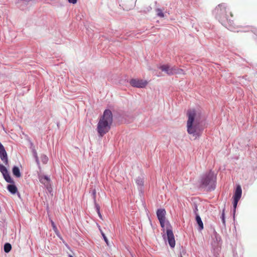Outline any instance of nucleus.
<instances>
[{
  "label": "nucleus",
  "mask_w": 257,
  "mask_h": 257,
  "mask_svg": "<svg viewBox=\"0 0 257 257\" xmlns=\"http://www.w3.org/2000/svg\"><path fill=\"white\" fill-rule=\"evenodd\" d=\"M157 15L158 17L160 18H164V14L163 11L160 9H157L156 10Z\"/></svg>",
  "instance_id": "dca6fc26"
},
{
  "label": "nucleus",
  "mask_w": 257,
  "mask_h": 257,
  "mask_svg": "<svg viewBox=\"0 0 257 257\" xmlns=\"http://www.w3.org/2000/svg\"><path fill=\"white\" fill-rule=\"evenodd\" d=\"M69 257H73V256L72 255H70H70H69Z\"/></svg>",
  "instance_id": "7c9ffc66"
},
{
  "label": "nucleus",
  "mask_w": 257,
  "mask_h": 257,
  "mask_svg": "<svg viewBox=\"0 0 257 257\" xmlns=\"http://www.w3.org/2000/svg\"><path fill=\"white\" fill-rule=\"evenodd\" d=\"M12 249V245L9 243H6L4 245V250L8 253Z\"/></svg>",
  "instance_id": "2eb2a0df"
},
{
  "label": "nucleus",
  "mask_w": 257,
  "mask_h": 257,
  "mask_svg": "<svg viewBox=\"0 0 257 257\" xmlns=\"http://www.w3.org/2000/svg\"><path fill=\"white\" fill-rule=\"evenodd\" d=\"M51 224H52V225L53 226V229L55 230H56L57 229V227H56V225H55L54 222L52 220H51Z\"/></svg>",
  "instance_id": "4be33fe9"
},
{
  "label": "nucleus",
  "mask_w": 257,
  "mask_h": 257,
  "mask_svg": "<svg viewBox=\"0 0 257 257\" xmlns=\"http://www.w3.org/2000/svg\"><path fill=\"white\" fill-rule=\"evenodd\" d=\"M3 176L5 179V180L10 183H14V180L11 178L10 175H9L8 172L6 174H3Z\"/></svg>",
  "instance_id": "4468645a"
},
{
  "label": "nucleus",
  "mask_w": 257,
  "mask_h": 257,
  "mask_svg": "<svg viewBox=\"0 0 257 257\" xmlns=\"http://www.w3.org/2000/svg\"><path fill=\"white\" fill-rule=\"evenodd\" d=\"M242 194V190L241 187L239 185H238L236 187V190L235 191L234 194L233 195V199H236L239 200L241 198Z\"/></svg>",
  "instance_id": "9d476101"
},
{
  "label": "nucleus",
  "mask_w": 257,
  "mask_h": 257,
  "mask_svg": "<svg viewBox=\"0 0 257 257\" xmlns=\"http://www.w3.org/2000/svg\"><path fill=\"white\" fill-rule=\"evenodd\" d=\"M196 220L197 224H198L199 229L200 230H202L203 229V223L201 220L200 217L198 214H197L196 216Z\"/></svg>",
  "instance_id": "ddd939ff"
},
{
  "label": "nucleus",
  "mask_w": 257,
  "mask_h": 257,
  "mask_svg": "<svg viewBox=\"0 0 257 257\" xmlns=\"http://www.w3.org/2000/svg\"><path fill=\"white\" fill-rule=\"evenodd\" d=\"M0 171L3 174H6L8 172L7 168L2 164H0Z\"/></svg>",
  "instance_id": "f3484780"
},
{
  "label": "nucleus",
  "mask_w": 257,
  "mask_h": 257,
  "mask_svg": "<svg viewBox=\"0 0 257 257\" xmlns=\"http://www.w3.org/2000/svg\"><path fill=\"white\" fill-rule=\"evenodd\" d=\"M36 162H37V164L38 165H39V160H38V158L37 156H36Z\"/></svg>",
  "instance_id": "a878e982"
},
{
  "label": "nucleus",
  "mask_w": 257,
  "mask_h": 257,
  "mask_svg": "<svg viewBox=\"0 0 257 257\" xmlns=\"http://www.w3.org/2000/svg\"><path fill=\"white\" fill-rule=\"evenodd\" d=\"M97 213H98V215L99 217H100V218L102 219V215L100 213V210H98V211L97 212Z\"/></svg>",
  "instance_id": "393cba45"
},
{
  "label": "nucleus",
  "mask_w": 257,
  "mask_h": 257,
  "mask_svg": "<svg viewBox=\"0 0 257 257\" xmlns=\"http://www.w3.org/2000/svg\"><path fill=\"white\" fill-rule=\"evenodd\" d=\"M137 183L139 184V185H142L143 184V181L142 180H138L137 181Z\"/></svg>",
  "instance_id": "b1692460"
},
{
  "label": "nucleus",
  "mask_w": 257,
  "mask_h": 257,
  "mask_svg": "<svg viewBox=\"0 0 257 257\" xmlns=\"http://www.w3.org/2000/svg\"><path fill=\"white\" fill-rule=\"evenodd\" d=\"M197 211H198V209H197V206H196V207H195V213L196 215L197 214H197Z\"/></svg>",
  "instance_id": "cd10ccee"
},
{
  "label": "nucleus",
  "mask_w": 257,
  "mask_h": 257,
  "mask_svg": "<svg viewBox=\"0 0 257 257\" xmlns=\"http://www.w3.org/2000/svg\"><path fill=\"white\" fill-rule=\"evenodd\" d=\"M226 7L225 4H221L218 5L214 10L216 17L223 25H226V21H228L225 17L226 13Z\"/></svg>",
  "instance_id": "7ed1b4c3"
},
{
  "label": "nucleus",
  "mask_w": 257,
  "mask_h": 257,
  "mask_svg": "<svg viewBox=\"0 0 257 257\" xmlns=\"http://www.w3.org/2000/svg\"><path fill=\"white\" fill-rule=\"evenodd\" d=\"M166 212L164 209H159L157 211V215L162 228L165 227V215Z\"/></svg>",
  "instance_id": "0eeeda50"
},
{
  "label": "nucleus",
  "mask_w": 257,
  "mask_h": 257,
  "mask_svg": "<svg viewBox=\"0 0 257 257\" xmlns=\"http://www.w3.org/2000/svg\"><path fill=\"white\" fill-rule=\"evenodd\" d=\"M12 172L13 175L17 178H20L21 176V174L19 168L17 166H14L13 168Z\"/></svg>",
  "instance_id": "f8f14e48"
},
{
  "label": "nucleus",
  "mask_w": 257,
  "mask_h": 257,
  "mask_svg": "<svg viewBox=\"0 0 257 257\" xmlns=\"http://www.w3.org/2000/svg\"><path fill=\"white\" fill-rule=\"evenodd\" d=\"M39 179L40 182L44 184L48 190L51 188L50 179L48 177L44 175H40Z\"/></svg>",
  "instance_id": "1a4fd4ad"
},
{
  "label": "nucleus",
  "mask_w": 257,
  "mask_h": 257,
  "mask_svg": "<svg viewBox=\"0 0 257 257\" xmlns=\"http://www.w3.org/2000/svg\"><path fill=\"white\" fill-rule=\"evenodd\" d=\"M69 3L73 4H75L77 3V0H68Z\"/></svg>",
  "instance_id": "5701e85b"
},
{
  "label": "nucleus",
  "mask_w": 257,
  "mask_h": 257,
  "mask_svg": "<svg viewBox=\"0 0 257 257\" xmlns=\"http://www.w3.org/2000/svg\"><path fill=\"white\" fill-rule=\"evenodd\" d=\"M7 189L10 192L13 194H15L18 191L17 187L14 184L8 185Z\"/></svg>",
  "instance_id": "9b49d317"
},
{
  "label": "nucleus",
  "mask_w": 257,
  "mask_h": 257,
  "mask_svg": "<svg viewBox=\"0 0 257 257\" xmlns=\"http://www.w3.org/2000/svg\"><path fill=\"white\" fill-rule=\"evenodd\" d=\"M112 114L110 110L106 109L100 117L97 125V131L99 136L102 137L109 132L112 122Z\"/></svg>",
  "instance_id": "f03ea898"
},
{
  "label": "nucleus",
  "mask_w": 257,
  "mask_h": 257,
  "mask_svg": "<svg viewBox=\"0 0 257 257\" xmlns=\"http://www.w3.org/2000/svg\"><path fill=\"white\" fill-rule=\"evenodd\" d=\"M96 207L97 212H98V210H100L99 206L98 205H96Z\"/></svg>",
  "instance_id": "bb28decb"
},
{
  "label": "nucleus",
  "mask_w": 257,
  "mask_h": 257,
  "mask_svg": "<svg viewBox=\"0 0 257 257\" xmlns=\"http://www.w3.org/2000/svg\"><path fill=\"white\" fill-rule=\"evenodd\" d=\"M41 159L43 164H47L48 161V158L46 155H42L41 156Z\"/></svg>",
  "instance_id": "a211bd4d"
},
{
  "label": "nucleus",
  "mask_w": 257,
  "mask_h": 257,
  "mask_svg": "<svg viewBox=\"0 0 257 257\" xmlns=\"http://www.w3.org/2000/svg\"><path fill=\"white\" fill-rule=\"evenodd\" d=\"M166 233L168 241L170 246L171 247H174L175 246V240L172 230L170 229H167Z\"/></svg>",
  "instance_id": "6e6552de"
},
{
  "label": "nucleus",
  "mask_w": 257,
  "mask_h": 257,
  "mask_svg": "<svg viewBox=\"0 0 257 257\" xmlns=\"http://www.w3.org/2000/svg\"><path fill=\"white\" fill-rule=\"evenodd\" d=\"M100 232H101V234L102 235V236H103V239L104 240H105V242L108 244V239L106 237V236H105V234L104 233V232L102 231V230L101 229H99Z\"/></svg>",
  "instance_id": "6ab92c4d"
},
{
  "label": "nucleus",
  "mask_w": 257,
  "mask_h": 257,
  "mask_svg": "<svg viewBox=\"0 0 257 257\" xmlns=\"http://www.w3.org/2000/svg\"><path fill=\"white\" fill-rule=\"evenodd\" d=\"M224 209H223V211H222V214H221V220H222V223L225 224V213H224Z\"/></svg>",
  "instance_id": "aec40b11"
},
{
  "label": "nucleus",
  "mask_w": 257,
  "mask_h": 257,
  "mask_svg": "<svg viewBox=\"0 0 257 257\" xmlns=\"http://www.w3.org/2000/svg\"><path fill=\"white\" fill-rule=\"evenodd\" d=\"M186 115L188 118L186 124L187 132L196 139L201 135L202 132L200 128L201 122V114L195 109H192L187 110Z\"/></svg>",
  "instance_id": "f257e3e1"
},
{
  "label": "nucleus",
  "mask_w": 257,
  "mask_h": 257,
  "mask_svg": "<svg viewBox=\"0 0 257 257\" xmlns=\"http://www.w3.org/2000/svg\"><path fill=\"white\" fill-rule=\"evenodd\" d=\"M216 177L212 172L210 171L202 178L201 183L204 187L208 186L209 188L214 187Z\"/></svg>",
  "instance_id": "20e7f679"
},
{
  "label": "nucleus",
  "mask_w": 257,
  "mask_h": 257,
  "mask_svg": "<svg viewBox=\"0 0 257 257\" xmlns=\"http://www.w3.org/2000/svg\"><path fill=\"white\" fill-rule=\"evenodd\" d=\"M230 16H231V17H233V14H232V13L231 12H230Z\"/></svg>",
  "instance_id": "c85d7f7f"
},
{
  "label": "nucleus",
  "mask_w": 257,
  "mask_h": 257,
  "mask_svg": "<svg viewBox=\"0 0 257 257\" xmlns=\"http://www.w3.org/2000/svg\"><path fill=\"white\" fill-rule=\"evenodd\" d=\"M160 69L162 71L165 72L168 75H174L175 74L183 73L182 69H177L175 66L171 67L168 65H163L160 67Z\"/></svg>",
  "instance_id": "39448f33"
},
{
  "label": "nucleus",
  "mask_w": 257,
  "mask_h": 257,
  "mask_svg": "<svg viewBox=\"0 0 257 257\" xmlns=\"http://www.w3.org/2000/svg\"><path fill=\"white\" fill-rule=\"evenodd\" d=\"M238 201H239L238 200L233 199V207H234V209H235V208H236Z\"/></svg>",
  "instance_id": "412c9836"
},
{
  "label": "nucleus",
  "mask_w": 257,
  "mask_h": 257,
  "mask_svg": "<svg viewBox=\"0 0 257 257\" xmlns=\"http://www.w3.org/2000/svg\"><path fill=\"white\" fill-rule=\"evenodd\" d=\"M130 84L135 87L144 88L148 84L146 80L139 79H132L130 80Z\"/></svg>",
  "instance_id": "423d86ee"
},
{
  "label": "nucleus",
  "mask_w": 257,
  "mask_h": 257,
  "mask_svg": "<svg viewBox=\"0 0 257 257\" xmlns=\"http://www.w3.org/2000/svg\"><path fill=\"white\" fill-rule=\"evenodd\" d=\"M93 195L95 197V191H94V192H93Z\"/></svg>",
  "instance_id": "c756f323"
}]
</instances>
